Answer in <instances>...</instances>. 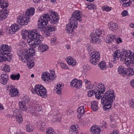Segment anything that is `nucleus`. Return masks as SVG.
I'll list each match as a JSON object with an SVG mask.
<instances>
[{
	"mask_svg": "<svg viewBox=\"0 0 134 134\" xmlns=\"http://www.w3.org/2000/svg\"><path fill=\"white\" fill-rule=\"evenodd\" d=\"M29 18L27 17L26 15L20 16L17 18V21L20 25H26L29 22Z\"/></svg>",
	"mask_w": 134,
	"mask_h": 134,
	"instance_id": "11",
	"label": "nucleus"
},
{
	"mask_svg": "<svg viewBox=\"0 0 134 134\" xmlns=\"http://www.w3.org/2000/svg\"><path fill=\"white\" fill-rule=\"evenodd\" d=\"M14 86H12L10 91V94L11 96L13 97H14L16 95H18V91L16 88H14Z\"/></svg>",
	"mask_w": 134,
	"mask_h": 134,
	"instance_id": "26",
	"label": "nucleus"
},
{
	"mask_svg": "<svg viewBox=\"0 0 134 134\" xmlns=\"http://www.w3.org/2000/svg\"><path fill=\"white\" fill-rule=\"evenodd\" d=\"M32 36H29L31 39L27 40V41L31 48L29 50L25 49L24 54L20 53L18 54L20 59L24 63H27L28 68L30 69L34 66V62L31 59L32 56L35 54L34 48L39 45L40 42L43 40V36L39 33L33 38H32Z\"/></svg>",
	"mask_w": 134,
	"mask_h": 134,
	"instance_id": "1",
	"label": "nucleus"
},
{
	"mask_svg": "<svg viewBox=\"0 0 134 134\" xmlns=\"http://www.w3.org/2000/svg\"><path fill=\"white\" fill-rule=\"evenodd\" d=\"M32 93H36L43 98L46 97L47 96L45 88L43 86L38 85L35 86L34 89H32Z\"/></svg>",
	"mask_w": 134,
	"mask_h": 134,
	"instance_id": "6",
	"label": "nucleus"
},
{
	"mask_svg": "<svg viewBox=\"0 0 134 134\" xmlns=\"http://www.w3.org/2000/svg\"><path fill=\"white\" fill-rule=\"evenodd\" d=\"M105 91L104 86L102 84H99L98 86L95 87L94 90L89 91L88 92L87 95L88 97H91L94 94H95L96 98L99 99L102 97L101 94L103 93Z\"/></svg>",
	"mask_w": 134,
	"mask_h": 134,
	"instance_id": "5",
	"label": "nucleus"
},
{
	"mask_svg": "<svg viewBox=\"0 0 134 134\" xmlns=\"http://www.w3.org/2000/svg\"><path fill=\"white\" fill-rule=\"evenodd\" d=\"M8 75L7 74H2L1 76L0 82L3 85H6L8 80Z\"/></svg>",
	"mask_w": 134,
	"mask_h": 134,
	"instance_id": "16",
	"label": "nucleus"
},
{
	"mask_svg": "<svg viewBox=\"0 0 134 134\" xmlns=\"http://www.w3.org/2000/svg\"><path fill=\"white\" fill-rule=\"evenodd\" d=\"M40 19L38 20V28L41 31H44V34L47 36H50V32L55 31L56 28L54 26H47L46 28L45 26L48 23V21H50L51 18L48 14H46L40 17Z\"/></svg>",
	"mask_w": 134,
	"mask_h": 134,
	"instance_id": "2",
	"label": "nucleus"
},
{
	"mask_svg": "<svg viewBox=\"0 0 134 134\" xmlns=\"http://www.w3.org/2000/svg\"><path fill=\"white\" fill-rule=\"evenodd\" d=\"M60 66L63 69H68V66L66 65L64 63H60Z\"/></svg>",
	"mask_w": 134,
	"mask_h": 134,
	"instance_id": "48",
	"label": "nucleus"
},
{
	"mask_svg": "<svg viewBox=\"0 0 134 134\" xmlns=\"http://www.w3.org/2000/svg\"><path fill=\"white\" fill-rule=\"evenodd\" d=\"M122 53L120 58L121 61L125 60V63L127 66L130 65V64L134 65V53H132L130 50H125Z\"/></svg>",
	"mask_w": 134,
	"mask_h": 134,
	"instance_id": "4",
	"label": "nucleus"
},
{
	"mask_svg": "<svg viewBox=\"0 0 134 134\" xmlns=\"http://www.w3.org/2000/svg\"><path fill=\"white\" fill-rule=\"evenodd\" d=\"M77 21L73 18H70L69 23L67 25L66 29L67 32L68 34H74V29L77 27Z\"/></svg>",
	"mask_w": 134,
	"mask_h": 134,
	"instance_id": "7",
	"label": "nucleus"
},
{
	"mask_svg": "<svg viewBox=\"0 0 134 134\" xmlns=\"http://www.w3.org/2000/svg\"><path fill=\"white\" fill-rule=\"evenodd\" d=\"M110 118L111 119V120L112 121V120L117 119L118 116L116 114H113L110 115Z\"/></svg>",
	"mask_w": 134,
	"mask_h": 134,
	"instance_id": "44",
	"label": "nucleus"
},
{
	"mask_svg": "<svg viewBox=\"0 0 134 134\" xmlns=\"http://www.w3.org/2000/svg\"><path fill=\"white\" fill-rule=\"evenodd\" d=\"M63 84L62 85V84L57 85V87L55 90L58 94H61V91L62 89L63 88Z\"/></svg>",
	"mask_w": 134,
	"mask_h": 134,
	"instance_id": "30",
	"label": "nucleus"
},
{
	"mask_svg": "<svg viewBox=\"0 0 134 134\" xmlns=\"http://www.w3.org/2000/svg\"><path fill=\"white\" fill-rule=\"evenodd\" d=\"M35 13V9L34 7H31L27 9L26 12V15L27 17L29 18L30 16H32Z\"/></svg>",
	"mask_w": 134,
	"mask_h": 134,
	"instance_id": "19",
	"label": "nucleus"
},
{
	"mask_svg": "<svg viewBox=\"0 0 134 134\" xmlns=\"http://www.w3.org/2000/svg\"><path fill=\"white\" fill-rule=\"evenodd\" d=\"M61 120L60 118H53L52 120L53 121L56 122H59Z\"/></svg>",
	"mask_w": 134,
	"mask_h": 134,
	"instance_id": "58",
	"label": "nucleus"
},
{
	"mask_svg": "<svg viewBox=\"0 0 134 134\" xmlns=\"http://www.w3.org/2000/svg\"><path fill=\"white\" fill-rule=\"evenodd\" d=\"M25 102V101H21L19 102V106L20 110L23 111H26V107Z\"/></svg>",
	"mask_w": 134,
	"mask_h": 134,
	"instance_id": "22",
	"label": "nucleus"
},
{
	"mask_svg": "<svg viewBox=\"0 0 134 134\" xmlns=\"http://www.w3.org/2000/svg\"><path fill=\"white\" fill-rule=\"evenodd\" d=\"M29 111H30V112L31 114H32L33 115L35 116L37 115L36 114V111L34 109H32L29 110Z\"/></svg>",
	"mask_w": 134,
	"mask_h": 134,
	"instance_id": "54",
	"label": "nucleus"
},
{
	"mask_svg": "<svg viewBox=\"0 0 134 134\" xmlns=\"http://www.w3.org/2000/svg\"><path fill=\"white\" fill-rule=\"evenodd\" d=\"M91 108L94 111H96L98 110V107L97 103L96 101H93L91 102Z\"/></svg>",
	"mask_w": 134,
	"mask_h": 134,
	"instance_id": "32",
	"label": "nucleus"
},
{
	"mask_svg": "<svg viewBox=\"0 0 134 134\" xmlns=\"http://www.w3.org/2000/svg\"><path fill=\"white\" fill-rule=\"evenodd\" d=\"M130 105L131 107L134 108V100H132V101L130 103Z\"/></svg>",
	"mask_w": 134,
	"mask_h": 134,
	"instance_id": "59",
	"label": "nucleus"
},
{
	"mask_svg": "<svg viewBox=\"0 0 134 134\" xmlns=\"http://www.w3.org/2000/svg\"><path fill=\"white\" fill-rule=\"evenodd\" d=\"M108 26L110 30L113 31H115L118 29V25L116 24L113 23H109Z\"/></svg>",
	"mask_w": 134,
	"mask_h": 134,
	"instance_id": "24",
	"label": "nucleus"
},
{
	"mask_svg": "<svg viewBox=\"0 0 134 134\" xmlns=\"http://www.w3.org/2000/svg\"><path fill=\"white\" fill-rule=\"evenodd\" d=\"M93 87L92 84H91L90 83V84H88L86 86V87L87 89H92Z\"/></svg>",
	"mask_w": 134,
	"mask_h": 134,
	"instance_id": "52",
	"label": "nucleus"
},
{
	"mask_svg": "<svg viewBox=\"0 0 134 134\" xmlns=\"http://www.w3.org/2000/svg\"><path fill=\"white\" fill-rule=\"evenodd\" d=\"M38 109L37 108V111L38 112H40L41 111V109H42V107H38Z\"/></svg>",
	"mask_w": 134,
	"mask_h": 134,
	"instance_id": "64",
	"label": "nucleus"
},
{
	"mask_svg": "<svg viewBox=\"0 0 134 134\" xmlns=\"http://www.w3.org/2000/svg\"><path fill=\"white\" fill-rule=\"evenodd\" d=\"M51 43L52 45H55L57 44V38L56 37L53 38L51 39Z\"/></svg>",
	"mask_w": 134,
	"mask_h": 134,
	"instance_id": "42",
	"label": "nucleus"
},
{
	"mask_svg": "<svg viewBox=\"0 0 134 134\" xmlns=\"http://www.w3.org/2000/svg\"><path fill=\"white\" fill-rule=\"evenodd\" d=\"M2 70L3 71H4L6 72H10V70L9 65L5 64L4 67L2 69Z\"/></svg>",
	"mask_w": 134,
	"mask_h": 134,
	"instance_id": "39",
	"label": "nucleus"
},
{
	"mask_svg": "<svg viewBox=\"0 0 134 134\" xmlns=\"http://www.w3.org/2000/svg\"><path fill=\"white\" fill-rule=\"evenodd\" d=\"M49 47L46 44H43L41 41L40 42L38 47V49L41 52H43L46 51L48 49Z\"/></svg>",
	"mask_w": 134,
	"mask_h": 134,
	"instance_id": "18",
	"label": "nucleus"
},
{
	"mask_svg": "<svg viewBox=\"0 0 134 134\" xmlns=\"http://www.w3.org/2000/svg\"><path fill=\"white\" fill-rule=\"evenodd\" d=\"M102 9L104 10L107 11H109L111 10V7H109L108 6H104L103 7Z\"/></svg>",
	"mask_w": 134,
	"mask_h": 134,
	"instance_id": "45",
	"label": "nucleus"
},
{
	"mask_svg": "<svg viewBox=\"0 0 134 134\" xmlns=\"http://www.w3.org/2000/svg\"><path fill=\"white\" fill-rule=\"evenodd\" d=\"M5 57L6 58V60H7L8 58H11L12 57V54L9 53V52H8V53L5 54Z\"/></svg>",
	"mask_w": 134,
	"mask_h": 134,
	"instance_id": "51",
	"label": "nucleus"
},
{
	"mask_svg": "<svg viewBox=\"0 0 134 134\" xmlns=\"http://www.w3.org/2000/svg\"><path fill=\"white\" fill-rule=\"evenodd\" d=\"M5 57L6 58V60H7L8 58H11L12 57V54L9 53V52H8V53L5 54Z\"/></svg>",
	"mask_w": 134,
	"mask_h": 134,
	"instance_id": "50",
	"label": "nucleus"
},
{
	"mask_svg": "<svg viewBox=\"0 0 134 134\" xmlns=\"http://www.w3.org/2000/svg\"><path fill=\"white\" fill-rule=\"evenodd\" d=\"M134 74V71L133 69L130 67L128 68H127L126 71V74L129 76H132Z\"/></svg>",
	"mask_w": 134,
	"mask_h": 134,
	"instance_id": "33",
	"label": "nucleus"
},
{
	"mask_svg": "<svg viewBox=\"0 0 134 134\" xmlns=\"http://www.w3.org/2000/svg\"><path fill=\"white\" fill-rule=\"evenodd\" d=\"M53 130V129L51 128H49L46 132L47 134H54V132Z\"/></svg>",
	"mask_w": 134,
	"mask_h": 134,
	"instance_id": "47",
	"label": "nucleus"
},
{
	"mask_svg": "<svg viewBox=\"0 0 134 134\" xmlns=\"http://www.w3.org/2000/svg\"><path fill=\"white\" fill-rule=\"evenodd\" d=\"M93 34H94V35L96 36L97 37H99L104 35V31H102L100 29H96L95 33Z\"/></svg>",
	"mask_w": 134,
	"mask_h": 134,
	"instance_id": "29",
	"label": "nucleus"
},
{
	"mask_svg": "<svg viewBox=\"0 0 134 134\" xmlns=\"http://www.w3.org/2000/svg\"><path fill=\"white\" fill-rule=\"evenodd\" d=\"M91 132L94 134H99L100 132V128L98 126H93L91 128Z\"/></svg>",
	"mask_w": 134,
	"mask_h": 134,
	"instance_id": "20",
	"label": "nucleus"
},
{
	"mask_svg": "<svg viewBox=\"0 0 134 134\" xmlns=\"http://www.w3.org/2000/svg\"><path fill=\"white\" fill-rule=\"evenodd\" d=\"M110 134H119L118 131L116 130H114L112 133Z\"/></svg>",
	"mask_w": 134,
	"mask_h": 134,
	"instance_id": "61",
	"label": "nucleus"
},
{
	"mask_svg": "<svg viewBox=\"0 0 134 134\" xmlns=\"http://www.w3.org/2000/svg\"><path fill=\"white\" fill-rule=\"evenodd\" d=\"M88 7H89V8H90L91 7L93 9H94L96 8V6L95 5H94L93 4H91Z\"/></svg>",
	"mask_w": 134,
	"mask_h": 134,
	"instance_id": "63",
	"label": "nucleus"
},
{
	"mask_svg": "<svg viewBox=\"0 0 134 134\" xmlns=\"http://www.w3.org/2000/svg\"><path fill=\"white\" fill-rule=\"evenodd\" d=\"M10 47L8 45L3 44L0 48L1 53L2 54L8 53V52H10Z\"/></svg>",
	"mask_w": 134,
	"mask_h": 134,
	"instance_id": "15",
	"label": "nucleus"
},
{
	"mask_svg": "<svg viewBox=\"0 0 134 134\" xmlns=\"http://www.w3.org/2000/svg\"><path fill=\"white\" fill-rule=\"evenodd\" d=\"M125 51H122L121 53H120V52L119 50H118L116 51L115 52L113 53V57H116L117 59H118L122 55V52H124Z\"/></svg>",
	"mask_w": 134,
	"mask_h": 134,
	"instance_id": "31",
	"label": "nucleus"
},
{
	"mask_svg": "<svg viewBox=\"0 0 134 134\" xmlns=\"http://www.w3.org/2000/svg\"><path fill=\"white\" fill-rule=\"evenodd\" d=\"M114 92L113 90L107 91L101 99V102L104 105L103 108L105 110L110 109L111 103L115 99Z\"/></svg>",
	"mask_w": 134,
	"mask_h": 134,
	"instance_id": "3",
	"label": "nucleus"
},
{
	"mask_svg": "<svg viewBox=\"0 0 134 134\" xmlns=\"http://www.w3.org/2000/svg\"><path fill=\"white\" fill-rule=\"evenodd\" d=\"M10 77L13 80H18L20 77V74L19 73H18L16 75L14 74H12L10 76Z\"/></svg>",
	"mask_w": 134,
	"mask_h": 134,
	"instance_id": "35",
	"label": "nucleus"
},
{
	"mask_svg": "<svg viewBox=\"0 0 134 134\" xmlns=\"http://www.w3.org/2000/svg\"><path fill=\"white\" fill-rule=\"evenodd\" d=\"M121 14L123 16H125L128 15V12L127 11L124 10L122 12Z\"/></svg>",
	"mask_w": 134,
	"mask_h": 134,
	"instance_id": "55",
	"label": "nucleus"
},
{
	"mask_svg": "<svg viewBox=\"0 0 134 134\" xmlns=\"http://www.w3.org/2000/svg\"><path fill=\"white\" fill-rule=\"evenodd\" d=\"M114 41H116L117 43L119 44L120 43H121L122 42V40L120 38H117L116 36V40H114Z\"/></svg>",
	"mask_w": 134,
	"mask_h": 134,
	"instance_id": "56",
	"label": "nucleus"
},
{
	"mask_svg": "<svg viewBox=\"0 0 134 134\" xmlns=\"http://www.w3.org/2000/svg\"><path fill=\"white\" fill-rule=\"evenodd\" d=\"M98 66L102 70L106 68V63L103 61L101 62L100 63L98 64Z\"/></svg>",
	"mask_w": 134,
	"mask_h": 134,
	"instance_id": "36",
	"label": "nucleus"
},
{
	"mask_svg": "<svg viewBox=\"0 0 134 134\" xmlns=\"http://www.w3.org/2000/svg\"><path fill=\"white\" fill-rule=\"evenodd\" d=\"M26 128L27 131L30 132L32 131V127L30 125H26Z\"/></svg>",
	"mask_w": 134,
	"mask_h": 134,
	"instance_id": "46",
	"label": "nucleus"
},
{
	"mask_svg": "<svg viewBox=\"0 0 134 134\" xmlns=\"http://www.w3.org/2000/svg\"><path fill=\"white\" fill-rule=\"evenodd\" d=\"M81 12L80 11L78 10L76 11L72 14L71 18H73L79 22H80L82 20L81 18Z\"/></svg>",
	"mask_w": 134,
	"mask_h": 134,
	"instance_id": "13",
	"label": "nucleus"
},
{
	"mask_svg": "<svg viewBox=\"0 0 134 134\" xmlns=\"http://www.w3.org/2000/svg\"><path fill=\"white\" fill-rule=\"evenodd\" d=\"M45 124L44 123H42L41 126L40 128L42 130H43V129L45 128Z\"/></svg>",
	"mask_w": 134,
	"mask_h": 134,
	"instance_id": "60",
	"label": "nucleus"
},
{
	"mask_svg": "<svg viewBox=\"0 0 134 134\" xmlns=\"http://www.w3.org/2000/svg\"><path fill=\"white\" fill-rule=\"evenodd\" d=\"M82 85V81L81 80H77L75 87L77 88H79L81 87Z\"/></svg>",
	"mask_w": 134,
	"mask_h": 134,
	"instance_id": "37",
	"label": "nucleus"
},
{
	"mask_svg": "<svg viewBox=\"0 0 134 134\" xmlns=\"http://www.w3.org/2000/svg\"><path fill=\"white\" fill-rule=\"evenodd\" d=\"M38 33L36 30L32 31L30 33H29L27 31L25 30L22 31L21 35L23 38L24 39L27 37L28 38V40H29L31 39L30 38L29 36H32L31 38H33Z\"/></svg>",
	"mask_w": 134,
	"mask_h": 134,
	"instance_id": "9",
	"label": "nucleus"
},
{
	"mask_svg": "<svg viewBox=\"0 0 134 134\" xmlns=\"http://www.w3.org/2000/svg\"><path fill=\"white\" fill-rule=\"evenodd\" d=\"M130 83L132 86L134 88V79L132 80L131 81Z\"/></svg>",
	"mask_w": 134,
	"mask_h": 134,
	"instance_id": "62",
	"label": "nucleus"
},
{
	"mask_svg": "<svg viewBox=\"0 0 134 134\" xmlns=\"http://www.w3.org/2000/svg\"><path fill=\"white\" fill-rule=\"evenodd\" d=\"M4 55L5 54H2L1 53H0V62H2L7 60Z\"/></svg>",
	"mask_w": 134,
	"mask_h": 134,
	"instance_id": "38",
	"label": "nucleus"
},
{
	"mask_svg": "<svg viewBox=\"0 0 134 134\" xmlns=\"http://www.w3.org/2000/svg\"><path fill=\"white\" fill-rule=\"evenodd\" d=\"M78 126L77 125H74L71 126L69 130V133L70 134H77V130Z\"/></svg>",
	"mask_w": 134,
	"mask_h": 134,
	"instance_id": "21",
	"label": "nucleus"
},
{
	"mask_svg": "<svg viewBox=\"0 0 134 134\" xmlns=\"http://www.w3.org/2000/svg\"><path fill=\"white\" fill-rule=\"evenodd\" d=\"M2 8V10L0 11V20H4L8 15L9 12L8 10Z\"/></svg>",
	"mask_w": 134,
	"mask_h": 134,
	"instance_id": "14",
	"label": "nucleus"
},
{
	"mask_svg": "<svg viewBox=\"0 0 134 134\" xmlns=\"http://www.w3.org/2000/svg\"><path fill=\"white\" fill-rule=\"evenodd\" d=\"M116 40V35L111 34L107 36L105 39V42L107 43H111L113 41Z\"/></svg>",
	"mask_w": 134,
	"mask_h": 134,
	"instance_id": "17",
	"label": "nucleus"
},
{
	"mask_svg": "<svg viewBox=\"0 0 134 134\" xmlns=\"http://www.w3.org/2000/svg\"><path fill=\"white\" fill-rule=\"evenodd\" d=\"M77 113L78 114L77 116L78 118H80L84 114V109L83 106H81L78 108L77 110Z\"/></svg>",
	"mask_w": 134,
	"mask_h": 134,
	"instance_id": "23",
	"label": "nucleus"
},
{
	"mask_svg": "<svg viewBox=\"0 0 134 134\" xmlns=\"http://www.w3.org/2000/svg\"><path fill=\"white\" fill-rule=\"evenodd\" d=\"M20 112L18 111V110H16L14 111L13 112V115L16 116V117L20 115Z\"/></svg>",
	"mask_w": 134,
	"mask_h": 134,
	"instance_id": "53",
	"label": "nucleus"
},
{
	"mask_svg": "<svg viewBox=\"0 0 134 134\" xmlns=\"http://www.w3.org/2000/svg\"><path fill=\"white\" fill-rule=\"evenodd\" d=\"M66 60L68 64L69 65L74 66L76 64V63L75 62V60L72 57H68Z\"/></svg>",
	"mask_w": 134,
	"mask_h": 134,
	"instance_id": "28",
	"label": "nucleus"
},
{
	"mask_svg": "<svg viewBox=\"0 0 134 134\" xmlns=\"http://www.w3.org/2000/svg\"><path fill=\"white\" fill-rule=\"evenodd\" d=\"M23 120L21 115H19L16 117V121L19 124L22 123Z\"/></svg>",
	"mask_w": 134,
	"mask_h": 134,
	"instance_id": "40",
	"label": "nucleus"
},
{
	"mask_svg": "<svg viewBox=\"0 0 134 134\" xmlns=\"http://www.w3.org/2000/svg\"><path fill=\"white\" fill-rule=\"evenodd\" d=\"M49 16L51 17L49 15ZM51 19L50 20H51L52 21L51 22H52L53 21V23L55 24L56 23H55V22H57L58 21V17H54V18H50Z\"/></svg>",
	"mask_w": 134,
	"mask_h": 134,
	"instance_id": "43",
	"label": "nucleus"
},
{
	"mask_svg": "<svg viewBox=\"0 0 134 134\" xmlns=\"http://www.w3.org/2000/svg\"><path fill=\"white\" fill-rule=\"evenodd\" d=\"M94 34H92L91 36V41L93 43H99L100 41L99 39L97 38L96 36Z\"/></svg>",
	"mask_w": 134,
	"mask_h": 134,
	"instance_id": "27",
	"label": "nucleus"
},
{
	"mask_svg": "<svg viewBox=\"0 0 134 134\" xmlns=\"http://www.w3.org/2000/svg\"><path fill=\"white\" fill-rule=\"evenodd\" d=\"M55 72L54 71H51L50 73L47 72L43 73L42 75V78L44 81L49 82L50 80H53L55 77Z\"/></svg>",
	"mask_w": 134,
	"mask_h": 134,
	"instance_id": "8",
	"label": "nucleus"
},
{
	"mask_svg": "<svg viewBox=\"0 0 134 134\" xmlns=\"http://www.w3.org/2000/svg\"><path fill=\"white\" fill-rule=\"evenodd\" d=\"M83 82L85 83L86 86L88 84H90L91 82L89 80L85 79L84 80Z\"/></svg>",
	"mask_w": 134,
	"mask_h": 134,
	"instance_id": "57",
	"label": "nucleus"
},
{
	"mask_svg": "<svg viewBox=\"0 0 134 134\" xmlns=\"http://www.w3.org/2000/svg\"><path fill=\"white\" fill-rule=\"evenodd\" d=\"M19 29L18 26L16 24L12 25L7 31V33L11 34H14L15 32Z\"/></svg>",
	"mask_w": 134,
	"mask_h": 134,
	"instance_id": "12",
	"label": "nucleus"
},
{
	"mask_svg": "<svg viewBox=\"0 0 134 134\" xmlns=\"http://www.w3.org/2000/svg\"><path fill=\"white\" fill-rule=\"evenodd\" d=\"M51 15H50V16H52V18L57 17L58 14H57V13L52 12H51Z\"/></svg>",
	"mask_w": 134,
	"mask_h": 134,
	"instance_id": "49",
	"label": "nucleus"
},
{
	"mask_svg": "<svg viewBox=\"0 0 134 134\" xmlns=\"http://www.w3.org/2000/svg\"><path fill=\"white\" fill-rule=\"evenodd\" d=\"M77 81V79H73L71 81L70 83V85L74 87H75L76 85Z\"/></svg>",
	"mask_w": 134,
	"mask_h": 134,
	"instance_id": "41",
	"label": "nucleus"
},
{
	"mask_svg": "<svg viewBox=\"0 0 134 134\" xmlns=\"http://www.w3.org/2000/svg\"><path fill=\"white\" fill-rule=\"evenodd\" d=\"M8 3L7 0H0V8H6L8 6Z\"/></svg>",
	"mask_w": 134,
	"mask_h": 134,
	"instance_id": "25",
	"label": "nucleus"
},
{
	"mask_svg": "<svg viewBox=\"0 0 134 134\" xmlns=\"http://www.w3.org/2000/svg\"><path fill=\"white\" fill-rule=\"evenodd\" d=\"M126 70L122 66H120L118 68V71L120 74L123 75L126 74Z\"/></svg>",
	"mask_w": 134,
	"mask_h": 134,
	"instance_id": "34",
	"label": "nucleus"
},
{
	"mask_svg": "<svg viewBox=\"0 0 134 134\" xmlns=\"http://www.w3.org/2000/svg\"><path fill=\"white\" fill-rule=\"evenodd\" d=\"M91 57L90 59V62L93 64H97L98 61L100 59V53L99 52H93L91 54Z\"/></svg>",
	"mask_w": 134,
	"mask_h": 134,
	"instance_id": "10",
	"label": "nucleus"
}]
</instances>
